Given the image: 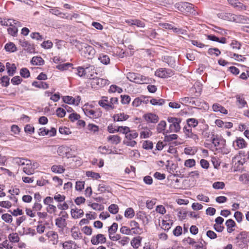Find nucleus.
<instances>
[{
  "label": "nucleus",
  "mask_w": 249,
  "mask_h": 249,
  "mask_svg": "<svg viewBox=\"0 0 249 249\" xmlns=\"http://www.w3.org/2000/svg\"><path fill=\"white\" fill-rule=\"evenodd\" d=\"M152 135V132L150 129L145 127L142 128L140 134V137L141 139H146L149 138Z\"/></svg>",
  "instance_id": "a878e982"
},
{
  "label": "nucleus",
  "mask_w": 249,
  "mask_h": 249,
  "mask_svg": "<svg viewBox=\"0 0 249 249\" xmlns=\"http://www.w3.org/2000/svg\"><path fill=\"white\" fill-rule=\"evenodd\" d=\"M6 68L8 75L11 76L14 75L17 70L16 65L14 63L11 64L9 62H7L6 63Z\"/></svg>",
  "instance_id": "4be33fe9"
},
{
  "label": "nucleus",
  "mask_w": 249,
  "mask_h": 249,
  "mask_svg": "<svg viewBox=\"0 0 249 249\" xmlns=\"http://www.w3.org/2000/svg\"><path fill=\"white\" fill-rule=\"evenodd\" d=\"M208 53L211 56H218L221 54V52L217 48H209L208 50Z\"/></svg>",
  "instance_id": "37998d69"
},
{
  "label": "nucleus",
  "mask_w": 249,
  "mask_h": 249,
  "mask_svg": "<svg viewBox=\"0 0 249 249\" xmlns=\"http://www.w3.org/2000/svg\"><path fill=\"white\" fill-rule=\"evenodd\" d=\"M118 224L113 223L112 225L108 227V236H111V234H114L116 233L118 230Z\"/></svg>",
  "instance_id": "ea45409f"
},
{
  "label": "nucleus",
  "mask_w": 249,
  "mask_h": 249,
  "mask_svg": "<svg viewBox=\"0 0 249 249\" xmlns=\"http://www.w3.org/2000/svg\"><path fill=\"white\" fill-rule=\"evenodd\" d=\"M142 237L138 236L134 237L130 242V244L135 249H137L141 245Z\"/></svg>",
  "instance_id": "412c9836"
},
{
  "label": "nucleus",
  "mask_w": 249,
  "mask_h": 249,
  "mask_svg": "<svg viewBox=\"0 0 249 249\" xmlns=\"http://www.w3.org/2000/svg\"><path fill=\"white\" fill-rule=\"evenodd\" d=\"M138 136V133L136 131V130H130L127 134L125 136V137L128 140H132L133 139H136Z\"/></svg>",
  "instance_id": "a18cd8bd"
},
{
  "label": "nucleus",
  "mask_w": 249,
  "mask_h": 249,
  "mask_svg": "<svg viewBox=\"0 0 249 249\" xmlns=\"http://www.w3.org/2000/svg\"><path fill=\"white\" fill-rule=\"evenodd\" d=\"M129 118V116L124 113H119L115 114L113 116V119L115 121L121 122L126 120Z\"/></svg>",
  "instance_id": "2f4dec72"
},
{
  "label": "nucleus",
  "mask_w": 249,
  "mask_h": 249,
  "mask_svg": "<svg viewBox=\"0 0 249 249\" xmlns=\"http://www.w3.org/2000/svg\"><path fill=\"white\" fill-rule=\"evenodd\" d=\"M1 218L3 221L8 223H11L13 220L11 215L8 213L3 214L1 216Z\"/></svg>",
  "instance_id": "338daca9"
},
{
  "label": "nucleus",
  "mask_w": 249,
  "mask_h": 249,
  "mask_svg": "<svg viewBox=\"0 0 249 249\" xmlns=\"http://www.w3.org/2000/svg\"><path fill=\"white\" fill-rule=\"evenodd\" d=\"M75 229V228L74 227L71 229V236L72 238L75 240L79 238H81L82 237L81 233L78 230L74 231V229Z\"/></svg>",
  "instance_id": "4d7b16f0"
},
{
  "label": "nucleus",
  "mask_w": 249,
  "mask_h": 249,
  "mask_svg": "<svg viewBox=\"0 0 249 249\" xmlns=\"http://www.w3.org/2000/svg\"><path fill=\"white\" fill-rule=\"evenodd\" d=\"M143 118L147 123L156 124L159 120L158 116L153 113L144 114Z\"/></svg>",
  "instance_id": "9b49d317"
},
{
  "label": "nucleus",
  "mask_w": 249,
  "mask_h": 249,
  "mask_svg": "<svg viewBox=\"0 0 249 249\" xmlns=\"http://www.w3.org/2000/svg\"><path fill=\"white\" fill-rule=\"evenodd\" d=\"M110 187L108 186L105 185L104 183L99 184L98 185V191L101 193H104L106 191H109Z\"/></svg>",
  "instance_id": "bf43d9fd"
},
{
  "label": "nucleus",
  "mask_w": 249,
  "mask_h": 249,
  "mask_svg": "<svg viewBox=\"0 0 249 249\" xmlns=\"http://www.w3.org/2000/svg\"><path fill=\"white\" fill-rule=\"evenodd\" d=\"M187 124H188V127L191 128L195 127L198 124V121L195 118H189L186 121Z\"/></svg>",
  "instance_id": "c03bdc74"
},
{
  "label": "nucleus",
  "mask_w": 249,
  "mask_h": 249,
  "mask_svg": "<svg viewBox=\"0 0 249 249\" xmlns=\"http://www.w3.org/2000/svg\"><path fill=\"white\" fill-rule=\"evenodd\" d=\"M85 114L91 119H97L101 117L102 112L100 108L95 110L89 108L88 106L85 105L83 108Z\"/></svg>",
  "instance_id": "39448f33"
},
{
  "label": "nucleus",
  "mask_w": 249,
  "mask_h": 249,
  "mask_svg": "<svg viewBox=\"0 0 249 249\" xmlns=\"http://www.w3.org/2000/svg\"><path fill=\"white\" fill-rule=\"evenodd\" d=\"M239 180L245 184H249V174H243L239 177Z\"/></svg>",
  "instance_id": "5fc2aeb1"
},
{
  "label": "nucleus",
  "mask_w": 249,
  "mask_h": 249,
  "mask_svg": "<svg viewBox=\"0 0 249 249\" xmlns=\"http://www.w3.org/2000/svg\"><path fill=\"white\" fill-rule=\"evenodd\" d=\"M218 17L223 20L235 22L236 15L226 12H221L217 14Z\"/></svg>",
  "instance_id": "4468645a"
},
{
  "label": "nucleus",
  "mask_w": 249,
  "mask_h": 249,
  "mask_svg": "<svg viewBox=\"0 0 249 249\" xmlns=\"http://www.w3.org/2000/svg\"><path fill=\"white\" fill-rule=\"evenodd\" d=\"M142 147L146 150L152 149L153 147V143L150 141H145L142 143Z\"/></svg>",
  "instance_id": "13d9d810"
},
{
  "label": "nucleus",
  "mask_w": 249,
  "mask_h": 249,
  "mask_svg": "<svg viewBox=\"0 0 249 249\" xmlns=\"http://www.w3.org/2000/svg\"><path fill=\"white\" fill-rule=\"evenodd\" d=\"M98 151L100 154L103 155L116 154L117 153V151H113L108 146H99Z\"/></svg>",
  "instance_id": "a211bd4d"
},
{
  "label": "nucleus",
  "mask_w": 249,
  "mask_h": 249,
  "mask_svg": "<svg viewBox=\"0 0 249 249\" xmlns=\"http://www.w3.org/2000/svg\"><path fill=\"white\" fill-rule=\"evenodd\" d=\"M72 66L71 63H66L62 64H59L56 66V68L57 70L60 71H65L67 70L69 68L71 67Z\"/></svg>",
  "instance_id": "3c124183"
},
{
  "label": "nucleus",
  "mask_w": 249,
  "mask_h": 249,
  "mask_svg": "<svg viewBox=\"0 0 249 249\" xmlns=\"http://www.w3.org/2000/svg\"><path fill=\"white\" fill-rule=\"evenodd\" d=\"M87 128L89 131L94 133L99 131L98 126L93 124H89L88 125Z\"/></svg>",
  "instance_id": "0e129e2a"
},
{
  "label": "nucleus",
  "mask_w": 249,
  "mask_h": 249,
  "mask_svg": "<svg viewBox=\"0 0 249 249\" xmlns=\"http://www.w3.org/2000/svg\"><path fill=\"white\" fill-rule=\"evenodd\" d=\"M86 175L89 178H91L96 179L101 178V176L99 173L92 171H87L86 173Z\"/></svg>",
  "instance_id": "603ef678"
},
{
  "label": "nucleus",
  "mask_w": 249,
  "mask_h": 249,
  "mask_svg": "<svg viewBox=\"0 0 249 249\" xmlns=\"http://www.w3.org/2000/svg\"><path fill=\"white\" fill-rule=\"evenodd\" d=\"M19 44L24 48V50L28 53H32L35 51V48L33 44L25 39H19Z\"/></svg>",
  "instance_id": "f8f14e48"
},
{
  "label": "nucleus",
  "mask_w": 249,
  "mask_h": 249,
  "mask_svg": "<svg viewBox=\"0 0 249 249\" xmlns=\"http://www.w3.org/2000/svg\"><path fill=\"white\" fill-rule=\"evenodd\" d=\"M167 120L171 124L169 126L170 132H178L180 130V124L181 121L180 118L169 117Z\"/></svg>",
  "instance_id": "423d86ee"
},
{
  "label": "nucleus",
  "mask_w": 249,
  "mask_h": 249,
  "mask_svg": "<svg viewBox=\"0 0 249 249\" xmlns=\"http://www.w3.org/2000/svg\"><path fill=\"white\" fill-rule=\"evenodd\" d=\"M235 245L239 249H246L249 242L248 233L242 231L235 238Z\"/></svg>",
  "instance_id": "f03ea898"
},
{
  "label": "nucleus",
  "mask_w": 249,
  "mask_h": 249,
  "mask_svg": "<svg viewBox=\"0 0 249 249\" xmlns=\"http://www.w3.org/2000/svg\"><path fill=\"white\" fill-rule=\"evenodd\" d=\"M165 100L161 98L159 99L152 98L150 100V103L153 106H161L165 103Z\"/></svg>",
  "instance_id": "79ce46f5"
},
{
  "label": "nucleus",
  "mask_w": 249,
  "mask_h": 249,
  "mask_svg": "<svg viewBox=\"0 0 249 249\" xmlns=\"http://www.w3.org/2000/svg\"><path fill=\"white\" fill-rule=\"evenodd\" d=\"M225 225L227 226V231L229 233H231L234 231L233 228L236 225L235 222L231 219L227 220L226 221Z\"/></svg>",
  "instance_id": "7c9ffc66"
},
{
  "label": "nucleus",
  "mask_w": 249,
  "mask_h": 249,
  "mask_svg": "<svg viewBox=\"0 0 249 249\" xmlns=\"http://www.w3.org/2000/svg\"><path fill=\"white\" fill-rule=\"evenodd\" d=\"M106 238L105 237L104 235L99 233L91 237V243L94 245H97L100 243L104 244L106 243Z\"/></svg>",
  "instance_id": "ddd939ff"
},
{
  "label": "nucleus",
  "mask_w": 249,
  "mask_h": 249,
  "mask_svg": "<svg viewBox=\"0 0 249 249\" xmlns=\"http://www.w3.org/2000/svg\"><path fill=\"white\" fill-rule=\"evenodd\" d=\"M183 130L187 137L191 138L194 140H196L198 139L196 134L192 133L191 128L188 127L187 126H184Z\"/></svg>",
  "instance_id": "b1692460"
},
{
  "label": "nucleus",
  "mask_w": 249,
  "mask_h": 249,
  "mask_svg": "<svg viewBox=\"0 0 249 249\" xmlns=\"http://www.w3.org/2000/svg\"><path fill=\"white\" fill-rule=\"evenodd\" d=\"M31 62L33 65L41 66L44 64V60L40 56H34L32 58Z\"/></svg>",
  "instance_id": "f704fd0d"
},
{
  "label": "nucleus",
  "mask_w": 249,
  "mask_h": 249,
  "mask_svg": "<svg viewBox=\"0 0 249 249\" xmlns=\"http://www.w3.org/2000/svg\"><path fill=\"white\" fill-rule=\"evenodd\" d=\"M62 99L64 103L70 105H73L74 102V98L70 96H64L62 97Z\"/></svg>",
  "instance_id": "052dcab7"
},
{
  "label": "nucleus",
  "mask_w": 249,
  "mask_h": 249,
  "mask_svg": "<svg viewBox=\"0 0 249 249\" xmlns=\"http://www.w3.org/2000/svg\"><path fill=\"white\" fill-rule=\"evenodd\" d=\"M103 100L99 101V105L104 108L105 109L108 110L110 109H113L114 108V106L109 104L107 100V97H103Z\"/></svg>",
  "instance_id": "f3484780"
},
{
  "label": "nucleus",
  "mask_w": 249,
  "mask_h": 249,
  "mask_svg": "<svg viewBox=\"0 0 249 249\" xmlns=\"http://www.w3.org/2000/svg\"><path fill=\"white\" fill-rule=\"evenodd\" d=\"M234 143H236L238 149H243L247 146V143L241 137L237 138L235 141L233 142V145H234Z\"/></svg>",
  "instance_id": "aec40b11"
},
{
  "label": "nucleus",
  "mask_w": 249,
  "mask_h": 249,
  "mask_svg": "<svg viewBox=\"0 0 249 249\" xmlns=\"http://www.w3.org/2000/svg\"><path fill=\"white\" fill-rule=\"evenodd\" d=\"M90 84L93 89H98L108 84V81L105 79L97 77H92L91 79Z\"/></svg>",
  "instance_id": "6e6552de"
},
{
  "label": "nucleus",
  "mask_w": 249,
  "mask_h": 249,
  "mask_svg": "<svg viewBox=\"0 0 249 249\" xmlns=\"http://www.w3.org/2000/svg\"><path fill=\"white\" fill-rule=\"evenodd\" d=\"M26 160H29L28 159L19 158V157H14L13 159V163L20 166V165H25Z\"/></svg>",
  "instance_id": "c9c22d12"
},
{
  "label": "nucleus",
  "mask_w": 249,
  "mask_h": 249,
  "mask_svg": "<svg viewBox=\"0 0 249 249\" xmlns=\"http://www.w3.org/2000/svg\"><path fill=\"white\" fill-rule=\"evenodd\" d=\"M126 77L130 81L139 84L147 83L148 81L145 76L134 72L127 73Z\"/></svg>",
  "instance_id": "7ed1b4c3"
},
{
  "label": "nucleus",
  "mask_w": 249,
  "mask_h": 249,
  "mask_svg": "<svg viewBox=\"0 0 249 249\" xmlns=\"http://www.w3.org/2000/svg\"><path fill=\"white\" fill-rule=\"evenodd\" d=\"M235 22L242 24H249V17L245 15H236Z\"/></svg>",
  "instance_id": "6ab92c4d"
},
{
  "label": "nucleus",
  "mask_w": 249,
  "mask_h": 249,
  "mask_svg": "<svg viewBox=\"0 0 249 249\" xmlns=\"http://www.w3.org/2000/svg\"><path fill=\"white\" fill-rule=\"evenodd\" d=\"M236 98L237 100V105L239 108H242L247 105V102L243 96L240 95H237Z\"/></svg>",
  "instance_id": "c756f323"
},
{
  "label": "nucleus",
  "mask_w": 249,
  "mask_h": 249,
  "mask_svg": "<svg viewBox=\"0 0 249 249\" xmlns=\"http://www.w3.org/2000/svg\"><path fill=\"white\" fill-rule=\"evenodd\" d=\"M124 216L127 218H132L135 215V212L132 208H127L124 214Z\"/></svg>",
  "instance_id": "a19ab883"
},
{
  "label": "nucleus",
  "mask_w": 249,
  "mask_h": 249,
  "mask_svg": "<svg viewBox=\"0 0 249 249\" xmlns=\"http://www.w3.org/2000/svg\"><path fill=\"white\" fill-rule=\"evenodd\" d=\"M51 170L53 172L56 174H62L65 171V168L60 165H53L51 167Z\"/></svg>",
  "instance_id": "473e14b6"
},
{
  "label": "nucleus",
  "mask_w": 249,
  "mask_h": 249,
  "mask_svg": "<svg viewBox=\"0 0 249 249\" xmlns=\"http://www.w3.org/2000/svg\"><path fill=\"white\" fill-rule=\"evenodd\" d=\"M175 6L182 13L194 14L195 11L193 5L189 2H181L176 3Z\"/></svg>",
  "instance_id": "20e7f679"
},
{
  "label": "nucleus",
  "mask_w": 249,
  "mask_h": 249,
  "mask_svg": "<svg viewBox=\"0 0 249 249\" xmlns=\"http://www.w3.org/2000/svg\"><path fill=\"white\" fill-rule=\"evenodd\" d=\"M229 3L234 7L239 9H246V6L238 1L237 0H228Z\"/></svg>",
  "instance_id": "bb28decb"
},
{
  "label": "nucleus",
  "mask_w": 249,
  "mask_h": 249,
  "mask_svg": "<svg viewBox=\"0 0 249 249\" xmlns=\"http://www.w3.org/2000/svg\"><path fill=\"white\" fill-rule=\"evenodd\" d=\"M67 224L65 218L58 217L55 219V225L59 228L63 229L66 227Z\"/></svg>",
  "instance_id": "cd10ccee"
},
{
  "label": "nucleus",
  "mask_w": 249,
  "mask_h": 249,
  "mask_svg": "<svg viewBox=\"0 0 249 249\" xmlns=\"http://www.w3.org/2000/svg\"><path fill=\"white\" fill-rule=\"evenodd\" d=\"M172 222L171 220H162L161 228L168 231L171 227Z\"/></svg>",
  "instance_id": "58836bf2"
},
{
  "label": "nucleus",
  "mask_w": 249,
  "mask_h": 249,
  "mask_svg": "<svg viewBox=\"0 0 249 249\" xmlns=\"http://www.w3.org/2000/svg\"><path fill=\"white\" fill-rule=\"evenodd\" d=\"M197 152L196 147H192L190 146L186 147L184 148V153L186 155H194Z\"/></svg>",
  "instance_id": "49530a36"
},
{
  "label": "nucleus",
  "mask_w": 249,
  "mask_h": 249,
  "mask_svg": "<svg viewBox=\"0 0 249 249\" xmlns=\"http://www.w3.org/2000/svg\"><path fill=\"white\" fill-rule=\"evenodd\" d=\"M81 48L79 49L81 55L88 59H92L94 57L96 51L93 47L87 43H81Z\"/></svg>",
  "instance_id": "f257e3e1"
},
{
  "label": "nucleus",
  "mask_w": 249,
  "mask_h": 249,
  "mask_svg": "<svg viewBox=\"0 0 249 249\" xmlns=\"http://www.w3.org/2000/svg\"><path fill=\"white\" fill-rule=\"evenodd\" d=\"M109 212L112 214H116L119 211V207L116 204H112L108 207Z\"/></svg>",
  "instance_id": "680f3d73"
},
{
  "label": "nucleus",
  "mask_w": 249,
  "mask_h": 249,
  "mask_svg": "<svg viewBox=\"0 0 249 249\" xmlns=\"http://www.w3.org/2000/svg\"><path fill=\"white\" fill-rule=\"evenodd\" d=\"M53 42L50 40L44 41L41 44V46L45 49H51L53 47Z\"/></svg>",
  "instance_id": "e2e57ef3"
},
{
  "label": "nucleus",
  "mask_w": 249,
  "mask_h": 249,
  "mask_svg": "<svg viewBox=\"0 0 249 249\" xmlns=\"http://www.w3.org/2000/svg\"><path fill=\"white\" fill-rule=\"evenodd\" d=\"M204 243H204L200 242L198 243L196 242V244L193 246V249H207L206 246L204 245Z\"/></svg>",
  "instance_id": "774afa93"
},
{
  "label": "nucleus",
  "mask_w": 249,
  "mask_h": 249,
  "mask_svg": "<svg viewBox=\"0 0 249 249\" xmlns=\"http://www.w3.org/2000/svg\"><path fill=\"white\" fill-rule=\"evenodd\" d=\"M172 30L174 33L178 35H186L187 34V32L185 29H183L179 27H174V26Z\"/></svg>",
  "instance_id": "09e8293b"
},
{
  "label": "nucleus",
  "mask_w": 249,
  "mask_h": 249,
  "mask_svg": "<svg viewBox=\"0 0 249 249\" xmlns=\"http://www.w3.org/2000/svg\"><path fill=\"white\" fill-rule=\"evenodd\" d=\"M25 166L23 168V172L28 175H31L34 173L35 169L36 167V163H32L30 160H26Z\"/></svg>",
  "instance_id": "1a4fd4ad"
},
{
  "label": "nucleus",
  "mask_w": 249,
  "mask_h": 249,
  "mask_svg": "<svg viewBox=\"0 0 249 249\" xmlns=\"http://www.w3.org/2000/svg\"><path fill=\"white\" fill-rule=\"evenodd\" d=\"M155 74L160 78H167L173 75L174 71L170 69L159 68L156 71Z\"/></svg>",
  "instance_id": "0eeeda50"
},
{
  "label": "nucleus",
  "mask_w": 249,
  "mask_h": 249,
  "mask_svg": "<svg viewBox=\"0 0 249 249\" xmlns=\"http://www.w3.org/2000/svg\"><path fill=\"white\" fill-rule=\"evenodd\" d=\"M20 74L24 78H27L30 76V72L28 69L26 68H23L20 70Z\"/></svg>",
  "instance_id": "6e6d98bb"
},
{
  "label": "nucleus",
  "mask_w": 249,
  "mask_h": 249,
  "mask_svg": "<svg viewBox=\"0 0 249 249\" xmlns=\"http://www.w3.org/2000/svg\"><path fill=\"white\" fill-rule=\"evenodd\" d=\"M212 142L217 149L223 148L226 143L224 140L219 138H213Z\"/></svg>",
  "instance_id": "dca6fc26"
},
{
  "label": "nucleus",
  "mask_w": 249,
  "mask_h": 249,
  "mask_svg": "<svg viewBox=\"0 0 249 249\" xmlns=\"http://www.w3.org/2000/svg\"><path fill=\"white\" fill-rule=\"evenodd\" d=\"M31 37L33 39H36L38 41H41L43 39L42 35L38 32H33L30 34Z\"/></svg>",
  "instance_id": "69168bd1"
},
{
  "label": "nucleus",
  "mask_w": 249,
  "mask_h": 249,
  "mask_svg": "<svg viewBox=\"0 0 249 249\" xmlns=\"http://www.w3.org/2000/svg\"><path fill=\"white\" fill-rule=\"evenodd\" d=\"M166 126V123L165 121H161L157 125V130L158 133H162L164 131Z\"/></svg>",
  "instance_id": "de8ad7c7"
},
{
  "label": "nucleus",
  "mask_w": 249,
  "mask_h": 249,
  "mask_svg": "<svg viewBox=\"0 0 249 249\" xmlns=\"http://www.w3.org/2000/svg\"><path fill=\"white\" fill-rule=\"evenodd\" d=\"M71 215L74 218H78L83 216L84 212L82 209H72L71 210Z\"/></svg>",
  "instance_id": "393cba45"
},
{
  "label": "nucleus",
  "mask_w": 249,
  "mask_h": 249,
  "mask_svg": "<svg viewBox=\"0 0 249 249\" xmlns=\"http://www.w3.org/2000/svg\"><path fill=\"white\" fill-rule=\"evenodd\" d=\"M99 61L103 64L107 65L110 63V58L109 56L104 53L99 54L98 57Z\"/></svg>",
  "instance_id": "c85d7f7f"
},
{
  "label": "nucleus",
  "mask_w": 249,
  "mask_h": 249,
  "mask_svg": "<svg viewBox=\"0 0 249 249\" xmlns=\"http://www.w3.org/2000/svg\"><path fill=\"white\" fill-rule=\"evenodd\" d=\"M85 71L87 77L90 79L97 75V68L94 65H89L88 66L86 67Z\"/></svg>",
  "instance_id": "2eb2a0df"
},
{
  "label": "nucleus",
  "mask_w": 249,
  "mask_h": 249,
  "mask_svg": "<svg viewBox=\"0 0 249 249\" xmlns=\"http://www.w3.org/2000/svg\"><path fill=\"white\" fill-rule=\"evenodd\" d=\"M4 49L7 52L13 53L17 51V47L13 42H9L5 44Z\"/></svg>",
  "instance_id": "e433bc0d"
},
{
  "label": "nucleus",
  "mask_w": 249,
  "mask_h": 249,
  "mask_svg": "<svg viewBox=\"0 0 249 249\" xmlns=\"http://www.w3.org/2000/svg\"><path fill=\"white\" fill-rule=\"evenodd\" d=\"M73 245H74L75 246H76L75 242L69 240L62 243V247L64 249H71L72 248Z\"/></svg>",
  "instance_id": "8fccbe9b"
},
{
  "label": "nucleus",
  "mask_w": 249,
  "mask_h": 249,
  "mask_svg": "<svg viewBox=\"0 0 249 249\" xmlns=\"http://www.w3.org/2000/svg\"><path fill=\"white\" fill-rule=\"evenodd\" d=\"M32 86L38 88L39 89H47L49 88V84L45 82H37V81H34L32 83Z\"/></svg>",
  "instance_id": "72a5a7b5"
},
{
  "label": "nucleus",
  "mask_w": 249,
  "mask_h": 249,
  "mask_svg": "<svg viewBox=\"0 0 249 249\" xmlns=\"http://www.w3.org/2000/svg\"><path fill=\"white\" fill-rule=\"evenodd\" d=\"M107 140L112 144H117L120 142L121 139L118 135H110L107 137Z\"/></svg>",
  "instance_id": "4c0bfd02"
},
{
  "label": "nucleus",
  "mask_w": 249,
  "mask_h": 249,
  "mask_svg": "<svg viewBox=\"0 0 249 249\" xmlns=\"http://www.w3.org/2000/svg\"><path fill=\"white\" fill-rule=\"evenodd\" d=\"M47 236L50 238L53 245H56L58 241V235L57 233L53 231H50L47 234Z\"/></svg>",
  "instance_id": "5701e85b"
},
{
  "label": "nucleus",
  "mask_w": 249,
  "mask_h": 249,
  "mask_svg": "<svg viewBox=\"0 0 249 249\" xmlns=\"http://www.w3.org/2000/svg\"><path fill=\"white\" fill-rule=\"evenodd\" d=\"M213 30L214 32L223 36L226 35L227 34V30L216 26H213Z\"/></svg>",
  "instance_id": "864d4df0"
},
{
  "label": "nucleus",
  "mask_w": 249,
  "mask_h": 249,
  "mask_svg": "<svg viewBox=\"0 0 249 249\" xmlns=\"http://www.w3.org/2000/svg\"><path fill=\"white\" fill-rule=\"evenodd\" d=\"M161 60L162 62L166 63L170 68H175L176 67V59L173 56L163 55L161 57Z\"/></svg>",
  "instance_id": "9d476101"
}]
</instances>
